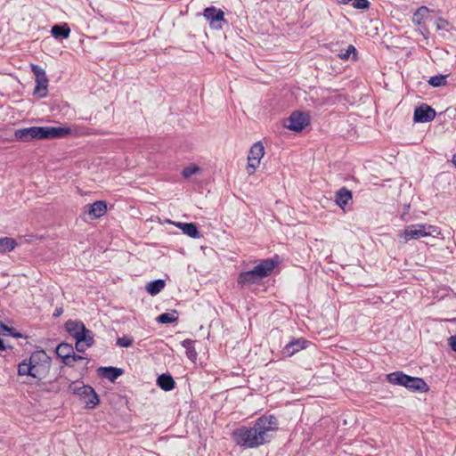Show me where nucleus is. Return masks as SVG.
I'll return each mask as SVG.
<instances>
[{"label":"nucleus","mask_w":456,"mask_h":456,"mask_svg":"<svg viewBox=\"0 0 456 456\" xmlns=\"http://www.w3.org/2000/svg\"><path fill=\"white\" fill-rule=\"evenodd\" d=\"M71 134L68 126H30L16 129L14 139L19 142H28L32 140H48L65 138Z\"/></svg>","instance_id":"f257e3e1"},{"label":"nucleus","mask_w":456,"mask_h":456,"mask_svg":"<svg viewBox=\"0 0 456 456\" xmlns=\"http://www.w3.org/2000/svg\"><path fill=\"white\" fill-rule=\"evenodd\" d=\"M50 361L51 359L45 350H36L29 358L24 359L18 364L17 373L19 376L39 379L41 370L49 369Z\"/></svg>","instance_id":"f03ea898"},{"label":"nucleus","mask_w":456,"mask_h":456,"mask_svg":"<svg viewBox=\"0 0 456 456\" xmlns=\"http://www.w3.org/2000/svg\"><path fill=\"white\" fill-rule=\"evenodd\" d=\"M273 429H234L232 438L235 443L246 448L257 447L270 440L269 431Z\"/></svg>","instance_id":"7ed1b4c3"},{"label":"nucleus","mask_w":456,"mask_h":456,"mask_svg":"<svg viewBox=\"0 0 456 456\" xmlns=\"http://www.w3.org/2000/svg\"><path fill=\"white\" fill-rule=\"evenodd\" d=\"M387 381L394 386H400L411 392H428V385L422 378L410 376L402 370H396L387 375Z\"/></svg>","instance_id":"20e7f679"},{"label":"nucleus","mask_w":456,"mask_h":456,"mask_svg":"<svg viewBox=\"0 0 456 456\" xmlns=\"http://www.w3.org/2000/svg\"><path fill=\"white\" fill-rule=\"evenodd\" d=\"M69 391L77 395L88 409L94 408L100 402L95 390L90 385L82 382H72L69 386Z\"/></svg>","instance_id":"39448f33"},{"label":"nucleus","mask_w":456,"mask_h":456,"mask_svg":"<svg viewBox=\"0 0 456 456\" xmlns=\"http://www.w3.org/2000/svg\"><path fill=\"white\" fill-rule=\"evenodd\" d=\"M436 228L427 224H415L407 225L403 231L400 232L398 237L403 240L404 243L411 240H419L422 237L432 235Z\"/></svg>","instance_id":"423d86ee"},{"label":"nucleus","mask_w":456,"mask_h":456,"mask_svg":"<svg viewBox=\"0 0 456 456\" xmlns=\"http://www.w3.org/2000/svg\"><path fill=\"white\" fill-rule=\"evenodd\" d=\"M279 263L278 256L271 258H265L260 260L259 263L251 270L261 281L263 279L270 276L273 273Z\"/></svg>","instance_id":"0eeeda50"},{"label":"nucleus","mask_w":456,"mask_h":456,"mask_svg":"<svg viewBox=\"0 0 456 456\" xmlns=\"http://www.w3.org/2000/svg\"><path fill=\"white\" fill-rule=\"evenodd\" d=\"M310 123V118L307 113L293 111L287 118L285 126L294 132H301Z\"/></svg>","instance_id":"6e6552de"},{"label":"nucleus","mask_w":456,"mask_h":456,"mask_svg":"<svg viewBox=\"0 0 456 456\" xmlns=\"http://www.w3.org/2000/svg\"><path fill=\"white\" fill-rule=\"evenodd\" d=\"M203 16L209 22V26L213 29H222L223 23L226 22L224 12L213 5L204 9Z\"/></svg>","instance_id":"1a4fd4ad"},{"label":"nucleus","mask_w":456,"mask_h":456,"mask_svg":"<svg viewBox=\"0 0 456 456\" xmlns=\"http://www.w3.org/2000/svg\"><path fill=\"white\" fill-rule=\"evenodd\" d=\"M265 154V148L261 142H255L248 155V172L252 174L260 164V160Z\"/></svg>","instance_id":"9d476101"},{"label":"nucleus","mask_w":456,"mask_h":456,"mask_svg":"<svg viewBox=\"0 0 456 456\" xmlns=\"http://www.w3.org/2000/svg\"><path fill=\"white\" fill-rule=\"evenodd\" d=\"M311 344L310 341L305 338H292L281 349V355L283 358L291 357L299 351L307 348Z\"/></svg>","instance_id":"9b49d317"},{"label":"nucleus","mask_w":456,"mask_h":456,"mask_svg":"<svg viewBox=\"0 0 456 456\" xmlns=\"http://www.w3.org/2000/svg\"><path fill=\"white\" fill-rule=\"evenodd\" d=\"M436 116L435 109L427 103H422L416 107L413 114L415 123H428L432 121Z\"/></svg>","instance_id":"f8f14e48"},{"label":"nucleus","mask_w":456,"mask_h":456,"mask_svg":"<svg viewBox=\"0 0 456 456\" xmlns=\"http://www.w3.org/2000/svg\"><path fill=\"white\" fill-rule=\"evenodd\" d=\"M429 9L427 6L419 7L412 15V23L416 26L420 27V33L423 37H427L428 31L425 27L424 21L428 18Z\"/></svg>","instance_id":"ddd939ff"},{"label":"nucleus","mask_w":456,"mask_h":456,"mask_svg":"<svg viewBox=\"0 0 456 456\" xmlns=\"http://www.w3.org/2000/svg\"><path fill=\"white\" fill-rule=\"evenodd\" d=\"M236 281L240 289L258 285L261 282L252 270L240 272L237 276Z\"/></svg>","instance_id":"4468645a"},{"label":"nucleus","mask_w":456,"mask_h":456,"mask_svg":"<svg viewBox=\"0 0 456 456\" xmlns=\"http://www.w3.org/2000/svg\"><path fill=\"white\" fill-rule=\"evenodd\" d=\"M107 212V202L104 200H97L93 204H88L85 207V213H86L92 219L100 218Z\"/></svg>","instance_id":"2eb2a0df"},{"label":"nucleus","mask_w":456,"mask_h":456,"mask_svg":"<svg viewBox=\"0 0 456 456\" xmlns=\"http://www.w3.org/2000/svg\"><path fill=\"white\" fill-rule=\"evenodd\" d=\"M124 372L125 370L123 369L114 366H104L97 369L98 375L110 382H115Z\"/></svg>","instance_id":"dca6fc26"},{"label":"nucleus","mask_w":456,"mask_h":456,"mask_svg":"<svg viewBox=\"0 0 456 456\" xmlns=\"http://www.w3.org/2000/svg\"><path fill=\"white\" fill-rule=\"evenodd\" d=\"M74 347L69 343H61L57 346L55 353L61 359L63 364H69L70 354H73Z\"/></svg>","instance_id":"f3484780"},{"label":"nucleus","mask_w":456,"mask_h":456,"mask_svg":"<svg viewBox=\"0 0 456 456\" xmlns=\"http://www.w3.org/2000/svg\"><path fill=\"white\" fill-rule=\"evenodd\" d=\"M352 191L346 187H342L336 192L335 202L338 207L344 208L352 200Z\"/></svg>","instance_id":"a211bd4d"},{"label":"nucleus","mask_w":456,"mask_h":456,"mask_svg":"<svg viewBox=\"0 0 456 456\" xmlns=\"http://www.w3.org/2000/svg\"><path fill=\"white\" fill-rule=\"evenodd\" d=\"M51 34L55 39H67L70 35V28L67 23L55 24L51 28Z\"/></svg>","instance_id":"6ab92c4d"},{"label":"nucleus","mask_w":456,"mask_h":456,"mask_svg":"<svg viewBox=\"0 0 456 456\" xmlns=\"http://www.w3.org/2000/svg\"><path fill=\"white\" fill-rule=\"evenodd\" d=\"M85 326L84 322L80 320H68L64 324L65 330L72 337L77 339L80 330Z\"/></svg>","instance_id":"aec40b11"},{"label":"nucleus","mask_w":456,"mask_h":456,"mask_svg":"<svg viewBox=\"0 0 456 456\" xmlns=\"http://www.w3.org/2000/svg\"><path fill=\"white\" fill-rule=\"evenodd\" d=\"M35 81L36 86L34 88L33 94L38 98L45 97L48 94V77L35 78Z\"/></svg>","instance_id":"412c9836"},{"label":"nucleus","mask_w":456,"mask_h":456,"mask_svg":"<svg viewBox=\"0 0 456 456\" xmlns=\"http://www.w3.org/2000/svg\"><path fill=\"white\" fill-rule=\"evenodd\" d=\"M184 234L192 239L200 237V232L198 226L194 223H177L175 224Z\"/></svg>","instance_id":"4be33fe9"},{"label":"nucleus","mask_w":456,"mask_h":456,"mask_svg":"<svg viewBox=\"0 0 456 456\" xmlns=\"http://www.w3.org/2000/svg\"><path fill=\"white\" fill-rule=\"evenodd\" d=\"M157 385L166 392L175 388V381L169 373H163L157 379Z\"/></svg>","instance_id":"5701e85b"},{"label":"nucleus","mask_w":456,"mask_h":456,"mask_svg":"<svg viewBox=\"0 0 456 456\" xmlns=\"http://www.w3.org/2000/svg\"><path fill=\"white\" fill-rule=\"evenodd\" d=\"M278 424L277 418L274 415H262L256 419V423L252 428H275Z\"/></svg>","instance_id":"b1692460"},{"label":"nucleus","mask_w":456,"mask_h":456,"mask_svg":"<svg viewBox=\"0 0 456 456\" xmlns=\"http://www.w3.org/2000/svg\"><path fill=\"white\" fill-rule=\"evenodd\" d=\"M78 337L76 341L83 342L86 344V347H91L94 344V335L92 330H88L86 325L81 328Z\"/></svg>","instance_id":"393cba45"},{"label":"nucleus","mask_w":456,"mask_h":456,"mask_svg":"<svg viewBox=\"0 0 456 456\" xmlns=\"http://www.w3.org/2000/svg\"><path fill=\"white\" fill-rule=\"evenodd\" d=\"M166 286V281L162 279L153 280L147 283L145 289L146 291L151 295H158Z\"/></svg>","instance_id":"a878e982"},{"label":"nucleus","mask_w":456,"mask_h":456,"mask_svg":"<svg viewBox=\"0 0 456 456\" xmlns=\"http://www.w3.org/2000/svg\"><path fill=\"white\" fill-rule=\"evenodd\" d=\"M157 322L160 324H170L177 322L178 313L176 310L171 312L163 313L157 317Z\"/></svg>","instance_id":"bb28decb"},{"label":"nucleus","mask_w":456,"mask_h":456,"mask_svg":"<svg viewBox=\"0 0 456 456\" xmlns=\"http://www.w3.org/2000/svg\"><path fill=\"white\" fill-rule=\"evenodd\" d=\"M17 246L14 239L10 237L0 238V253H8L12 251Z\"/></svg>","instance_id":"cd10ccee"},{"label":"nucleus","mask_w":456,"mask_h":456,"mask_svg":"<svg viewBox=\"0 0 456 456\" xmlns=\"http://www.w3.org/2000/svg\"><path fill=\"white\" fill-rule=\"evenodd\" d=\"M450 75L449 74H439V75H436V76H432L429 77L428 83L429 86H431L432 87H440V86H446L448 84L447 82V78Z\"/></svg>","instance_id":"c85d7f7f"},{"label":"nucleus","mask_w":456,"mask_h":456,"mask_svg":"<svg viewBox=\"0 0 456 456\" xmlns=\"http://www.w3.org/2000/svg\"><path fill=\"white\" fill-rule=\"evenodd\" d=\"M358 53L354 45H347L346 49L345 51H341L338 56L343 60L347 61L352 57L353 61H356L358 59Z\"/></svg>","instance_id":"c756f323"},{"label":"nucleus","mask_w":456,"mask_h":456,"mask_svg":"<svg viewBox=\"0 0 456 456\" xmlns=\"http://www.w3.org/2000/svg\"><path fill=\"white\" fill-rule=\"evenodd\" d=\"M0 330H2L4 333L16 338H23V334H21L20 331H17L14 328L9 327L5 325L3 322L0 321Z\"/></svg>","instance_id":"7c9ffc66"},{"label":"nucleus","mask_w":456,"mask_h":456,"mask_svg":"<svg viewBox=\"0 0 456 456\" xmlns=\"http://www.w3.org/2000/svg\"><path fill=\"white\" fill-rule=\"evenodd\" d=\"M200 168L196 165H190L185 167L182 171V175L184 178H190L191 175L200 173Z\"/></svg>","instance_id":"2f4dec72"},{"label":"nucleus","mask_w":456,"mask_h":456,"mask_svg":"<svg viewBox=\"0 0 456 456\" xmlns=\"http://www.w3.org/2000/svg\"><path fill=\"white\" fill-rule=\"evenodd\" d=\"M134 338L131 336H123L121 338H118L116 341V345L120 347H129L134 343Z\"/></svg>","instance_id":"473e14b6"},{"label":"nucleus","mask_w":456,"mask_h":456,"mask_svg":"<svg viewBox=\"0 0 456 456\" xmlns=\"http://www.w3.org/2000/svg\"><path fill=\"white\" fill-rule=\"evenodd\" d=\"M435 24L437 30H444L446 32L449 31V27L451 26L450 22L442 17H438Z\"/></svg>","instance_id":"72a5a7b5"},{"label":"nucleus","mask_w":456,"mask_h":456,"mask_svg":"<svg viewBox=\"0 0 456 456\" xmlns=\"http://www.w3.org/2000/svg\"><path fill=\"white\" fill-rule=\"evenodd\" d=\"M352 5L354 9L367 10L369 9L370 3L369 0H354Z\"/></svg>","instance_id":"f704fd0d"},{"label":"nucleus","mask_w":456,"mask_h":456,"mask_svg":"<svg viewBox=\"0 0 456 456\" xmlns=\"http://www.w3.org/2000/svg\"><path fill=\"white\" fill-rule=\"evenodd\" d=\"M31 70L35 75V78H42L47 77L45 69L39 65L31 64Z\"/></svg>","instance_id":"c9c22d12"},{"label":"nucleus","mask_w":456,"mask_h":456,"mask_svg":"<svg viewBox=\"0 0 456 456\" xmlns=\"http://www.w3.org/2000/svg\"><path fill=\"white\" fill-rule=\"evenodd\" d=\"M186 356L191 362H195L197 360L198 354L196 352L194 345L186 350Z\"/></svg>","instance_id":"e433bc0d"},{"label":"nucleus","mask_w":456,"mask_h":456,"mask_svg":"<svg viewBox=\"0 0 456 456\" xmlns=\"http://www.w3.org/2000/svg\"><path fill=\"white\" fill-rule=\"evenodd\" d=\"M85 359L84 356L80 354H77L74 351L73 354H70L69 357V364H65L66 366L72 367L74 366V362Z\"/></svg>","instance_id":"4c0bfd02"},{"label":"nucleus","mask_w":456,"mask_h":456,"mask_svg":"<svg viewBox=\"0 0 456 456\" xmlns=\"http://www.w3.org/2000/svg\"><path fill=\"white\" fill-rule=\"evenodd\" d=\"M448 346L453 352L456 353V336H451L448 338Z\"/></svg>","instance_id":"58836bf2"},{"label":"nucleus","mask_w":456,"mask_h":456,"mask_svg":"<svg viewBox=\"0 0 456 456\" xmlns=\"http://www.w3.org/2000/svg\"><path fill=\"white\" fill-rule=\"evenodd\" d=\"M75 348L77 352L84 353L87 347H86L85 343L76 341Z\"/></svg>","instance_id":"ea45409f"},{"label":"nucleus","mask_w":456,"mask_h":456,"mask_svg":"<svg viewBox=\"0 0 456 456\" xmlns=\"http://www.w3.org/2000/svg\"><path fill=\"white\" fill-rule=\"evenodd\" d=\"M181 345L187 350L188 348L194 345V341L190 338H186L181 342Z\"/></svg>","instance_id":"a19ab883"},{"label":"nucleus","mask_w":456,"mask_h":456,"mask_svg":"<svg viewBox=\"0 0 456 456\" xmlns=\"http://www.w3.org/2000/svg\"><path fill=\"white\" fill-rule=\"evenodd\" d=\"M62 313H63L62 307H56L53 311V317L58 318L62 314Z\"/></svg>","instance_id":"79ce46f5"},{"label":"nucleus","mask_w":456,"mask_h":456,"mask_svg":"<svg viewBox=\"0 0 456 456\" xmlns=\"http://www.w3.org/2000/svg\"><path fill=\"white\" fill-rule=\"evenodd\" d=\"M13 347L12 346H6L4 344V339L0 338V351H5L7 349L12 350Z\"/></svg>","instance_id":"37998d69"},{"label":"nucleus","mask_w":456,"mask_h":456,"mask_svg":"<svg viewBox=\"0 0 456 456\" xmlns=\"http://www.w3.org/2000/svg\"><path fill=\"white\" fill-rule=\"evenodd\" d=\"M452 162L453 163V165H454V166H455V167H456V153H455V154H453V156H452Z\"/></svg>","instance_id":"c03bdc74"}]
</instances>
